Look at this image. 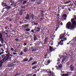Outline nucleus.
Returning a JSON list of instances; mask_svg holds the SVG:
<instances>
[{
  "label": "nucleus",
  "mask_w": 76,
  "mask_h": 76,
  "mask_svg": "<svg viewBox=\"0 0 76 76\" xmlns=\"http://www.w3.org/2000/svg\"><path fill=\"white\" fill-rule=\"evenodd\" d=\"M62 17H65L66 18L67 17V15L66 14H64L62 16Z\"/></svg>",
  "instance_id": "32"
},
{
  "label": "nucleus",
  "mask_w": 76,
  "mask_h": 76,
  "mask_svg": "<svg viewBox=\"0 0 76 76\" xmlns=\"http://www.w3.org/2000/svg\"><path fill=\"white\" fill-rule=\"evenodd\" d=\"M30 28H27L26 29V31H30Z\"/></svg>",
  "instance_id": "34"
},
{
  "label": "nucleus",
  "mask_w": 76,
  "mask_h": 76,
  "mask_svg": "<svg viewBox=\"0 0 76 76\" xmlns=\"http://www.w3.org/2000/svg\"><path fill=\"white\" fill-rule=\"evenodd\" d=\"M67 58V56H65V57H63V59L62 60V63H63L64 61L66 60V59Z\"/></svg>",
  "instance_id": "10"
},
{
  "label": "nucleus",
  "mask_w": 76,
  "mask_h": 76,
  "mask_svg": "<svg viewBox=\"0 0 76 76\" xmlns=\"http://www.w3.org/2000/svg\"><path fill=\"white\" fill-rule=\"evenodd\" d=\"M26 1H25L24 2H23V4H26Z\"/></svg>",
  "instance_id": "46"
},
{
  "label": "nucleus",
  "mask_w": 76,
  "mask_h": 76,
  "mask_svg": "<svg viewBox=\"0 0 76 76\" xmlns=\"http://www.w3.org/2000/svg\"><path fill=\"white\" fill-rule=\"evenodd\" d=\"M17 54L16 53H14V52H13V55H17Z\"/></svg>",
  "instance_id": "55"
},
{
  "label": "nucleus",
  "mask_w": 76,
  "mask_h": 76,
  "mask_svg": "<svg viewBox=\"0 0 76 76\" xmlns=\"http://www.w3.org/2000/svg\"><path fill=\"white\" fill-rule=\"evenodd\" d=\"M40 47V48H42V49L44 48V46H43V47Z\"/></svg>",
  "instance_id": "59"
},
{
  "label": "nucleus",
  "mask_w": 76,
  "mask_h": 76,
  "mask_svg": "<svg viewBox=\"0 0 76 76\" xmlns=\"http://www.w3.org/2000/svg\"><path fill=\"white\" fill-rule=\"evenodd\" d=\"M15 40L17 42L18 41H19V39L18 38H16L15 39Z\"/></svg>",
  "instance_id": "45"
},
{
  "label": "nucleus",
  "mask_w": 76,
  "mask_h": 76,
  "mask_svg": "<svg viewBox=\"0 0 76 76\" xmlns=\"http://www.w3.org/2000/svg\"><path fill=\"white\" fill-rule=\"evenodd\" d=\"M37 39H38V38H34L33 39L35 41H36V40Z\"/></svg>",
  "instance_id": "42"
},
{
  "label": "nucleus",
  "mask_w": 76,
  "mask_h": 76,
  "mask_svg": "<svg viewBox=\"0 0 76 76\" xmlns=\"http://www.w3.org/2000/svg\"><path fill=\"white\" fill-rule=\"evenodd\" d=\"M24 51L25 52H27V48H24Z\"/></svg>",
  "instance_id": "26"
},
{
  "label": "nucleus",
  "mask_w": 76,
  "mask_h": 76,
  "mask_svg": "<svg viewBox=\"0 0 76 76\" xmlns=\"http://www.w3.org/2000/svg\"><path fill=\"white\" fill-rule=\"evenodd\" d=\"M58 66L59 68H61L62 67V65H59Z\"/></svg>",
  "instance_id": "38"
},
{
  "label": "nucleus",
  "mask_w": 76,
  "mask_h": 76,
  "mask_svg": "<svg viewBox=\"0 0 76 76\" xmlns=\"http://www.w3.org/2000/svg\"><path fill=\"white\" fill-rule=\"evenodd\" d=\"M59 22H60V21H59V20H58L57 21V23L59 24Z\"/></svg>",
  "instance_id": "57"
},
{
  "label": "nucleus",
  "mask_w": 76,
  "mask_h": 76,
  "mask_svg": "<svg viewBox=\"0 0 76 76\" xmlns=\"http://www.w3.org/2000/svg\"><path fill=\"white\" fill-rule=\"evenodd\" d=\"M11 51H13L14 50V49L13 48H11Z\"/></svg>",
  "instance_id": "50"
},
{
  "label": "nucleus",
  "mask_w": 76,
  "mask_h": 76,
  "mask_svg": "<svg viewBox=\"0 0 76 76\" xmlns=\"http://www.w3.org/2000/svg\"><path fill=\"white\" fill-rule=\"evenodd\" d=\"M48 41V38L46 37V38H45L44 39V44H45L47 43L46 42Z\"/></svg>",
  "instance_id": "9"
},
{
  "label": "nucleus",
  "mask_w": 76,
  "mask_h": 76,
  "mask_svg": "<svg viewBox=\"0 0 76 76\" xmlns=\"http://www.w3.org/2000/svg\"><path fill=\"white\" fill-rule=\"evenodd\" d=\"M23 52H20V55L22 56V55H23Z\"/></svg>",
  "instance_id": "41"
},
{
  "label": "nucleus",
  "mask_w": 76,
  "mask_h": 76,
  "mask_svg": "<svg viewBox=\"0 0 76 76\" xmlns=\"http://www.w3.org/2000/svg\"><path fill=\"white\" fill-rule=\"evenodd\" d=\"M41 38L42 40H44V36H42Z\"/></svg>",
  "instance_id": "39"
},
{
  "label": "nucleus",
  "mask_w": 76,
  "mask_h": 76,
  "mask_svg": "<svg viewBox=\"0 0 76 76\" xmlns=\"http://www.w3.org/2000/svg\"><path fill=\"white\" fill-rule=\"evenodd\" d=\"M10 2H11V3H13L14 2L12 0H10Z\"/></svg>",
  "instance_id": "54"
},
{
  "label": "nucleus",
  "mask_w": 76,
  "mask_h": 76,
  "mask_svg": "<svg viewBox=\"0 0 76 76\" xmlns=\"http://www.w3.org/2000/svg\"><path fill=\"white\" fill-rule=\"evenodd\" d=\"M71 2V1L69 0L68 1H67L66 2H65L64 4H69V3H70Z\"/></svg>",
  "instance_id": "20"
},
{
  "label": "nucleus",
  "mask_w": 76,
  "mask_h": 76,
  "mask_svg": "<svg viewBox=\"0 0 76 76\" xmlns=\"http://www.w3.org/2000/svg\"><path fill=\"white\" fill-rule=\"evenodd\" d=\"M74 66H73L72 65L70 67V69L71 70V71H73V70H74Z\"/></svg>",
  "instance_id": "16"
},
{
  "label": "nucleus",
  "mask_w": 76,
  "mask_h": 76,
  "mask_svg": "<svg viewBox=\"0 0 76 76\" xmlns=\"http://www.w3.org/2000/svg\"><path fill=\"white\" fill-rule=\"evenodd\" d=\"M20 75V72L17 73L14 76H17L18 75L19 76Z\"/></svg>",
  "instance_id": "22"
},
{
  "label": "nucleus",
  "mask_w": 76,
  "mask_h": 76,
  "mask_svg": "<svg viewBox=\"0 0 76 76\" xmlns=\"http://www.w3.org/2000/svg\"><path fill=\"white\" fill-rule=\"evenodd\" d=\"M27 17H29V14H27Z\"/></svg>",
  "instance_id": "63"
},
{
  "label": "nucleus",
  "mask_w": 76,
  "mask_h": 76,
  "mask_svg": "<svg viewBox=\"0 0 76 76\" xmlns=\"http://www.w3.org/2000/svg\"><path fill=\"white\" fill-rule=\"evenodd\" d=\"M0 39L2 41H1V43L2 44H3V43L4 42V40H3V38L1 39Z\"/></svg>",
  "instance_id": "28"
},
{
  "label": "nucleus",
  "mask_w": 76,
  "mask_h": 76,
  "mask_svg": "<svg viewBox=\"0 0 76 76\" xmlns=\"http://www.w3.org/2000/svg\"><path fill=\"white\" fill-rule=\"evenodd\" d=\"M33 59V58L30 57V59L28 61V62H30Z\"/></svg>",
  "instance_id": "19"
},
{
  "label": "nucleus",
  "mask_w": 76,
  "mask_h": 76,
  "mask_svg": "<svg viewBox=\"0 0 76 76\" xmlns=\"http://www.w3.org/2000/svg\"><path fill=\"white\" fill-rule=\"evenodd\" d=\"M23 9H21L20 10V11L19 12V14L20 15L22 16L23 15Z\"/></svg>",
  "instance_id": "6"
},
{
  "label": "nucleus",
  "mask_w": 76,
  "mask_h": 76,
  "mask_svg": "<svg viewBox=\"0 0 76 76\" xmlns=\"http://www.w3.org/2000/svg\"><path fill=\"white\" fill-rule=\"evenodd\" d=\"M22 1H23V0H18L19 2H22Z\"/></svg>",
  "instance_id": "51"
},
{
  "label": "nucleus",
  "mask_w": 76,
  "mask_h": 76,
  "mask_svg": "<svg viewBox=\"0 0 76 76\" xmlns=\"http://www.w3.org/2000/svg\"><path fill=\"white\" fill-rule=\"evenodd\" d=\"M1 50H2L3 51H4V50L3 48H1Z\"/></svg>",
  "instance_id": "62"
},
{
  "label": "nucleus",
  "mask_w": 76,
  "mask_h": 76,
  "mask_svg": "<svg viewBox=\"0 0 76 76\" xmlns=\"http://www.w3.org/2000/svg\"><path fill=\"white\" fill-rule=\"evenodd\" d=\"M42 2V0H39L38 2L37 3V5H39V4H41Z\"/></svg>",
  "instance_id": "12"
},
{
  "label": "nucleus",
  "mask_w": 76,
  "mask_h": 76,
  "mask_svg": "<svg viewBox=\"0 0 76 76\" xmlns=\"http://www.w3.org/2000/svg\"><path fill=\"white\" fill-rule=\"evenodd\" d=\"M65 9V8L64 7H58V11L59 12H60L61 10L62 9L64 10Z\"/></svg>",
  "instance_id": "5"
},
{
  "label": "nucleus",
  "mask_w": 76,
  "mask_h": 76,
  "mask_svg": "<svg viewBox=\"0 0 76 76\" xmlns=\"http://www.w3.org/2000/svg\"><path fill=\"white\" fill-rule=\"evenodd\" d=\"M71 22H72V25L71 22H69L66 25V27L67 29L71 30L74 29V27L76 26V21H75L74 18H72L71 20Z\"/></svg>",
  "instance_id": "1"
},
{
  "label": "nucleus",
  "mask_w": 76,
  "mask_h": 76,
  "mask_svg": "<svg viewBox=\"0 0 76 76\" xmlns=\"http://www.w3.org/2000/svg\"><path fill=\"white\" fill-rule=\"evenodd\" d=\"M28 26H29V24H24L23 26V27L25 29H26V28H27L28 27Z\"/></svg>",
  "instance_id": "11"
},
{
  "label": "nucleus",
  "mask_w": 76,
  "mask_h": 76,
  "mask_svg": "<svg viewBox=\"0 0 76 76\" xmlns=\"http://www.w3.org/2000/svg\"><path fill=\"white\" fill-rule=\"evenodd\" d=\"M34 29L37 30V32H39L40 30V28L39 27H36Z\"/></svg>",
  "instance_id": "14"
},
{
  "label": "nucleus",
  "mask_w": 76,
  "mask_h": 76,
  "mask_svg": "<svg viewBox=\"0 0 76 76\" xmlns=\"http://www.w3.org/2000/svg\"><path fill=\"white\" fill-rule=\"evenodd\" d=\"M64 41V40H61V41H60L59 43H58V45H63V42H62Z\"/></svg>",
  "instance_id": "13"
},
{
  "label": "nucleus",
  "mask_w": 76,
  "mask_h": 76,
  "mask_svg": "<svg viewBox=\"0 0 76 76\" xmlns=\"http://www.w3.org/2000/svg\"><path fill=\"white\" fill-rule=\"evenodd\" d=\"M31 17L32 18V20H34V16L33 14H32L31 15Z\"/></svg>",
  "instance_id": "23"
},
{
  "label": "nucleus",
  "mask_w": 76,
  "mask_h": 76,
  "mask_svg": "<svg viewBox=\"0 0 76 76\" xmlns=\"http://www.w3.org/2000/svg\"><path fill=\"white\" fill-rule=\"evenodd\" d=\"M65 36L64 35H63L61 36H60V39H62L63 38H64V37Z\"/></svg>",
  "instance_id": "29"
},
{
  "label": "nucleus",
  "mask_w": 76,
  "mask_h": 76,
  "mask_svg": "<svg viewBox=\"0 0 76 76\" xmlns=\"http://www.w3.org/2000/svg\"><path fill=\"white\" fill-rule=\"evenodd\" d=\"M57 49V48H53V50H52V51H51V52H52V51H56V50Z\"/></svg>",
  "instance_id": "24"
},
{
  "label": "nucleus",
  "mask_w": 76,
  "mask_h": 76,
  "mask_svg": "<svg viewBox=\"0 0 76 76\" xmlns=\"http://www.w3.org/2000/svg\"><path fill=\"white\" fill-rule=\"evenodd\" d=\"M25 19L27 20H29V18L28 17H26Z\"/></svg>",
  "instance_id": "35"
},
{
  "label": "nucleus",
  "mask_w": 76,
  "mask_h": 76,
  "mask_svg": "<svg viewBox=\"0 0 76 76\" xmlns=\"http://www.w3.org/2000/svg\"><path fill=\"white\" fill-rule=\"evenodd\" d=\"M37 45L40 46L41 44H42L43 45V44L42 43L41 41H38L37 43Z\"/></svg>",
  "instance_id": "8"
},
{
  "label": "nucleus",
  "mask_w": 76,
  "mask_h": 76,
  "mask_svg": "<svg viewBox=\"0 0 76 76\" xmlns=\"http://www.w3.org/2000/svg\"><path fill=\"white\" fill-rule=\"evenodd\" d=\"M48 72L50 74H49V76H55V74L53 73H52L51 71H48Z\"/></svg>",
  "instance_id": "7"
},
{
  "label": "nucleus",
  "mask_w": 76,
  "mask_h": 76,
  "mask_svg": "<svg viewBox=\"0 0 76 76\" xmlns=\"http://www.w3.org/2000/svg\"><path fill=\"white\" fill-rule=\"evenodd\" d=\"M41 15H42V17H44V14L43 13H41Z\"/></svg>",
  "instance_id": "44"
},
{
  "label": "nucleus",
  "mask_w": 76,
  "mask_h": 76,
  "mask_svg": "<svg viewBox=\"0 0 76 76\" xmlns=\"http://www.w3.org/2000/svg\"><path fill=\"white\" fill-rule=\"evenodd\" d=\"M27 58H25L24 59H23V60L22 61L23 62V61H28V59H26Z\"/></svg>",
  "instance_id": "25"
},
{
  "label": "nucleus",
  "mask_w": 76,
  "mask_h": 76,
  "mask_svg": "<svg viewBox=\"0 0 76 76\" xmlns=\"http://www.w3.org/2000/svg\"><path fill=\"white\" fill-rule=\"evenodd\" d=\"M50 52H47L45 54V59L49 58L50 56H51V53H49Z\"/></svg>",
  "instance_id": "2"
},
{
  "label": "nucleus",
  "mask_w": 76,
  "mask_h": 76,
  "mask_svg": "<svg viewBox=\"0 0 76 76\" xmlns=\"http://www.w3.org/2000/svg\"><path fill=\"white\" fill-rule=\"evenodd\" d=\"M31 2H34L35 1V0H31Z\"/></svg>",
  "instance_id": "53"
},
{
  "label": "nucleus",
  "mask_w": 76,
  "mask_h": 76,
  "mask_svg": "<svg viewBox=\"0 0 76 76\" xmlns=\"http://www.w3.org/2000/svg\"><path fill=\"white\" fill-rule=\"evenodd\" d=\"M33 74H29L26 75V76H32Z\"/></svg>",
  "instance_id": "30"
},
{
  "label": "nucleus",
  "mask_w": 76,
  "mask_h": 76,
  "mask_svg": "<svg viewBox=\"0 0 76 76\" xmlns=\"http://www.w3.org/2000/svg\"><path fill=\"white\" fill-rule=\"evenodd\" d=\"M69 75L68 74H62V76H68Z\"/></svg>",
  "instance_id": "21"
},
{
  "label": "nucleus",
  "mask_w": 76,
  "mask_h": 76,
  "mask_svg": "<svg viewBox=\"0 0 76 76\" xmlns=\"http://www.w3.org/2000/svg\"><path fill=\"white\" fill-rule=\"evenodd\" d=\"M41 30L42 31H44L45 30V28L44 27H42L41 28Z\"/></svg>",
  "instance_id": "37"
},
{
  "label": "nucleus",
  "mask_w": 76,
  "mask_h": 76,
  "mask_svg": "<svg viewBox=\"0 0 76 76\" xmlns=\"http://www.w3.org/2000/svg\"><path fill=\"white\" fill-rule=\"evenodd\" d=\"M11 8V7L9 6V7H7V9H9L10 8Z\"/></svg>",
  "instance_id": "49"
},
{
  "label": "nucleus",
  "mask_w": 76,
  "mask_h": 76,
  "mask_svg": "<svg viewBox=\"0 0 76 76\" xmlns=\"http://www.w3.org/2000/svg\"><path fill=\"white\" fill-rule=\"evenodd\" d=\"M34 26H37V25H38V23H35V22H34Z\"/></svg>",
  "instance_id": "33"
},
{
  "label": "nucleus",
  "mask_w": 76,
  "mask_h": 76,
  "mask_svg": "<svg viewBox=\"0 0 76 76\" xmlns=\"http://www.w3.org/2000/svg\"><path fill=\"white\" fill-rule=\"evenodd\" d=\"M4 62H1L0 64V68L2 66V65L1 64H3V63Z\"/></svg>",
  "instance_id": "36"
},
{
  "label": "nucleus",
  "mask_w": 76,
  "mask_h": 76,
  "mask_svg": "<svg viewBox=\"0 0 76 76\" xmlns=\"http://www.w3.org/2000/svg\"><path fill=\"white\" fill-rule=\"evenodd\" d=\"M34 31L35 32H37V30L36 29H34Z\"/></svg>",
  "instance_id": "60"
},
{
  "label": "nucleus",
  "mask_w": 76,
  "mask_h": 76,
  "mask_svg": "<svg viewBox=\"0 0 76 76\" xmlns=\"http://www.w3.org/2000/svg\"><path fill=\"white\" fill-rule=\"evenodd\" d=\"M36 66H33L32 68V69H35V68H36Z\"/></svg>",
  "instance_id": "40"
},
{
  "label": "nucleus",
  "mask_w": 76,
  "mask_h": 76,
  "mask_svg": "<svg viewBox=\"0 0 76 76\" xmlns=\"http://www.w3.org/2000/svg\"><path fill=\"white\" fill-rule=\"evenodd\" d=\"M9 26H10V27L11 28L12 27V25L11 24H10L9 25Z\"/></svg>",
  "instance_id": "58"
},
{
  "label": "nucleus",
  "mask_w": 76,
  "mask_h": 76,
  "mask_svg": "<svg viewBox=\"0 0 76 76\" xmlns=\"http://www.w3.org/2000/svg\"><path fill=\"white\" fill-rule=\"evenodd\" d=\"M50 62L51 61H50V60L49 59L48 61H45L44 64L45 65H48L49 64H50Z\"/></svg>",
  "instance_id": "4"
},
{
  "label": "nucleus",
  "mask_w": 76,
  "mask_h": 76,
  "mask_svg": "<svg viewBox=\"0 0 76 76\" xmlns=\"http://www.w3.org/2000/svg\"><path fill=\"white\" fill-rule=\"evenodd\" d=\"M53 48L52 47H51V46H50L49 47V50L50 51V53H51V51H52V50H53Z\"/></svg>",
  "instance_id": "17"
},
{
  "label": "nucleus",
  "mask_w": 76,
  "mask_h": 76,
  "mask_svg": "<svg viewBox=\"0 0 76 76\" xmlns=\"http://www.w3.org/2000/svg\"><path fill=\"white\" fill-rule=\"evenodd\" d=\"M37 63V62L36 61H35L32 64V65H34V64H36Z\"/></svg>",
  "instance_id": "18"
},
{
  "label": "nucleus",
  "mask_w": 76,
  "mask_h": 76,
  "mask_svg": "<svg viewBox=\"0 0 76 76\" xmlns=\"http://www.w3.org/2000/svg\"><path fill=\"white\" fill-rule=\"evenodd\" d=\"M55 15H57L58 17H59V16H60V14H58L57 15L56 14H55Z\"/></svg>",
  "instance_id": "52"
},
{
  "label": "nucleus",
  "mask_w": 76,
  "mask_h": 76,
  "mask_svg": "<svg viewBox=\"0 0 76 76\" xmlns=\"http://www.w3.org/2000/svg\"><path fill=\"white\" fill-rule=\"evenodd\" d=\"M34 30H31V32L32 33H34Z\"/></svg>",
  "instance_id": "64"
},
{
  "label": "nucleus",
  "mask_w": 76,
  "mask_h": 76,
  "mask_svg": "<svg viewBox=\"0 0 76 76\" xmlns=\"http://www.w3.org/2000/svg\"><path fill=\"white\" fill-rule=\"evenodd\" d=\"M5 6V7H7V5L6 4V3H5V5H4Z\"/></svg>",
  "instance_id": "61"
},
{
  "label": "nucleus",
  "mask_w": 76,
  "mask_h": 76,
  "mask_svg": "<svg viewBox=\"0 0 76 76\" xmlns=\"http://www.w3.org/2000/svg\"><path fill=\"white\" fill-rule=\"evenodd\" d=\"M38 37L37 35H36L35 34H34V38H37Z\"/></svg>",
  "instance_id": "27"
},
{
  "label": "nucleus",
  "mask_w": 76,
  "mask_h": 76,
  "mask_svg": "<svg viewBox=\"0 0 76 76\" xmlns=\"http://www.w3.org/2000/svg\"><path fill=\"white\" fill-rule=\"evenodd\" d=\"M21 7L23 9H24L25 8V7H24L23 5H22L21 6Z\"/></svg>",
  "instance_id": "47"
},
{
  "label": "nucleus",
  "mask_w": 76,
  "mask_h": 76,
  "mask_svg": "<svg viewBox=\"0 0 76 76\" xmlns=\"http://www.w3.org/2000/svg\"><path fill=\"white\" fill-rule=\"evenodd\" d=\"M9 56L10 54L9 53H8V54L6 55V56H5V57H4L3 59L2 60V61H4V60H8L9 59Z\"/></svg>",
  "instance_id": "3"
},
{
  "label": "nucleus",
  "mask_w": 76,
  "mask_h": 76,
  "mask_svg": "<svg viewBox=\"0 0 76 76\" xmlns=\"http://www.w3.org/2000/svg\"><path fill=\"white\" fill-rule=\"evenodd\" d=\"M37 50V49H32V50L31 51L32 52H34L35 51H36Z\"/></svg>",
  "instance_id": "31"
},
{
  "label": "nucleus",
  "mask_w": 76,
  "mask_h": 76,
  "mask_svg": "<svg viewBox=\"0 0 76 76\" xmlns=\"http://www.w3.org/2000/svg\"><path fill=\"white\" fill-rule=\"evenodd\" d=\"M64 56H61V57L60 58V59H61L62 58H64Z\"/></svg>",
  "instance_id": "48"
},
{
  "label": "nucleus",
  "mask_w": 76,
  "mask_h": 76,
  "mask_svg": "<svg viewBox=\"0 0 76 76\" xmlns=\"http://www.w3.org/2000/svg\"><path fill=\"white\" fill-rule=\"evenodd\" d=\"M8 66L9 67H13L14 66V64H13L11 63L9 64Z\"/></svg>",
  "instance_id": "15"
},
{
  "label": "nucleus",
  "mask_w": 76,
  "mask_h": 76,
  "mask_svg": "<svg viewBox=\"0 0 76 76\" xmlns=\"http://www.w3.org/2000/svg\"><path fill=\"white\" fill-rule=\"evenodd\" d=\"M0 39H3V36L1 35H0Z\"/></svg>",
  "instance_id": "43"
},
{
  "label": "nucleus",
  "mask_w": 76,
  "mask_h": 76,
  "mask_svg": "<svg viewBox=\"0 0 76 76\" xmlns=\"http://www.w3.org/2000/svg\"><path fill=\"white\" fill-rule=\"evenodd\" d=\"M28 3H29V4H32V3H31V1H29L28 2Z\"/></svg>",
  "instance_id": "56"
}]
</instances>
